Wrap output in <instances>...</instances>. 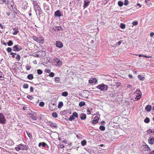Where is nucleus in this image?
Listing matches in <instances>:
<instances>
[{
  "mask_svg": "<svg viewBox=\"0 0 154 154\" xmlns=\"http://www.w3.org/2000/svg\"><path fill=\"white\" fill-rule=\"evenodd\" d=\"M15 149L17 151H19L20 150H25L27 149L28 147L26 145L20 144L17 145V146L16 147Z\"/></svg>",
  "mask_w": 154,
  "mask_h": 154,
  "instance_id": "f257e3e1",
  "label": "nucleus"
},
{
  "mask_svg": "<svg viewBox=\"0 0 154 154\" xmlns=\"http://www.w3.org/2000/svg\"><path fill=\"white\" fill-rule=\"evenodd\" d=\"M108 87V86L107 85H105L103 84L101 85H99L97 87V88L101 91H106L107 90Z\"/></svg>",
  "mask_w": 154,
  "mask_h": 154,
  "instance_id": "f03ea898",
  "label": "nucleus"
},
{
  "mask_svg": "<svg viewBox=\"0 0 154 154\" xmlns=\"http://www.w3.org/2000/svg\"><path fill=\"white\" fill-rule=\"evenodd\" d=\"M6 122L5 116L2 113H0V123L4 125L6 124Z\"/></svg>",
  "mask_w": 154,
  "mask_h": 154,
  "instance_id": "7ed1b4c3",
  "label": "nucleus"
},
{
  "mask_svg": "<svg viewBox=\"0 0 154 154\" xmlns=\"http://www.w3.org/2000/svg\"><path fill=\"white\" fill-rule=\"evenodd\" d=\"M34 9L35 11L36 14H38V15L42 13V9L40 7L38 6H35L34 8Z\"/></svg>",
  "mask_w": 154,
  "mask_h": 154,
  "instance_id": "20e7f679",
  "label": "nucleus"
},
{
  "mask_svg": "<svg viewBox=\"0 0 154 154\" xmlns=\"http://www.w3.org/2000/svg\"><path fill=\"white\" fill-rule=\"evenodd\" d=\"M56 103H51L49 104V107L50 110L53 111L55 110L56 106Z\"/></svg>",
  "mask_w": 154,
  "mask_h": 154,
  "instance_id": "39448f33",
  "label": "nucleus"
},
{
  "mask_svg": "<svg viewBox=\"0 0 154 154\" xmlns=\"http://www.w3.org/2000/svg\"><path fill=\"white\" fill-rule=\"evenodd\" d=\"M136 93H137L138 95L136 96L135 99V100H137L141 98L142 94H141L140 90L138 89L136 91Z\"/></svg>",
  "mask_w": 154,
  "mask_h": 154,
  "instance_id": "423d86ee",
  "label": "nucleus"
},
{
  "mask_svg": "<svg viewBox=\"0 0 154 154\" xmlns=\"http://www.w3.org/2000/svg\"><path fill=\"white\" fill-rule=\"evenodd\" d=\"M13 50L15 51H19L22 50V48L18 45L14 46L13 48Z\"/></svg>",
  "mask_w": 154,
  "mask_h": 154,
  "instance_id": "0eeeda50",
  "label": "nucleus"
},
{
  "mask_svg": "<svg viewBox=\"0 0 154 154\" xmlns=\"http://www.w3.org/2000/svg\"><path fill=\"white\" fill-rule=\"evenodd\" d=\"M56 46L59 48H62L63 46V43L60 41H57L56 42Z\"/></svg>",
  "mask_w": 154,
  "mask_h": 154,
  "instance_id": "6e6552de",
  "label": "nucleus"
},
{
  "mask_svg": "<svg viewBox=\"0 0 154 154\" xmlns=\"http://www.w3.org/2000/svg\"><path fill=\"white\" fill-rule=\"evenodd\" d=\"M142 147L143 148V150L144 151H149L150 150V148L146 144L145 145H143L142 146Z\"/></svg>",
  "mask_w": 154,
  "mask_h": 154,
  "instance_id": "1a4fd4ad",
  "label": "nucleus"
},
{
  "mask_svg": "<svg viewBox=\"0 0 154 154\" xmlns=\"http://www.w3.org/2000/svg\"><path fill=\"white\" fill-rule=\"evenodd\" d=\"M48 125L52 128H57V125L55 123H53L51 122H48Z\"/></svg>",
  "mask_w": 154,
  "mask_h": 154,
  "instance_id": "9d476101",
  "label": "nucleus"
},
{
  "mask_svg": "<svg viewBox=\"0 0 154 154\" xmlns=\"http://www.w3.org/2000/svg\"><path fill=\"white\" fill-rule=\"evenodd\" d=\"M54 15V16L55 17H60L61 16H62V15L60 13V11L59 10H58L55 12Z\"/></svg>",
  "mask_w": 154,
  "mask_h": 154,
  "instance_id": "9b49d317",
  "label": "nucleus"
},
{
  "mask_svg": "<svg viewBox=\"0 0 154 154\" xmlns=\"http://www.w3.org/2000/svg\"><path fill=\"white\" fill-rule=\"evenodd\" d=\"M148 142L151 144H154V137H150L148 139Z\"/></svg>",
  "mask_w": 154,
  "mask_h": 154,
  "instance_id": "f8f14e48",
  "label": "nucleus"
},
{
  "mask_svg": "<svg viewBox=\"0 0 154 154\" xmlns=\"http://www.w3.org/2000/svg\"><path fill=\"white\" fill-rule=\"evenodd\" d=\"M38 38L39 39H38V40L39 41H37V42L41 43V44L44 43V38L43 37H42V36H40Z\"/></svg>",
  "mask_w": 154,
  "mask_h": 154,
  "instance_id": "ddd939ff",
  "label": "nucleus"
},
{
  "mask_svg": "<svg viewBox=\"0 0 154 154\" xmlns=\"http://www.w3.org/2000/svg\"><path fill=\"white\" fill-rule=\"evenodd\" d=\"M99 118L98 116H96L94 118L92 121V123L94 124H95L97 123L98 122Z\"/></svg>",
  "mask_w": 154,
  "mask_h": 154,
  "instance_id": "4468645a",
  "label": "nucleus"
},
{
  "mask_svg": "<svg viewBox=\"0 0 154 154\" xmlns=\"http://www.w3.org/2000/svg\"><path fill=\"white\" fill-rule=\"evenodd\" d=\"M97 82V80L95 78H91L89 81V82L90 84H95Z\"/></svg>",
  "mask_w": 154,
  "mask_h": 154,
  "instance_id": "2eb2a0df",
  "label": "nucleus"
},
{
  "mask_svg": "<svg viewBox=\"0 0 154 154\" xmlns=\"http://www.w3.org/2000/svg\"><path fill=\"white\" fill-rule=\"evenodd\" d=\"M84 4L83 7L84 8H85L89 5L90 4V2L88 0H85L84 1Z\"/></svg>",
  "mask_w": 154,
  "mask_h": 154,
  "instance_id": "dca6fc26",
  "label": "nucleus"
},
{
  "mask_svg": "<svg viewBox=\"0 0 154 154\" xmlns=\"http://www.w3.org/2000/svg\"><path fill=\"white\" fill-rule=\"evenodd\" d=\"M152 109V106L150 105H148L145 108V109L147 112L150 111Z\"/></svg>",
  "mask_w": 154,
  "mask_h": 154,
  "instance_id": "f3484780",
  "label": "nucleus"
},
{
  "mask_svg": "<svg viewBox=\"0 0 154 154\" xmlns=\"http://www.w3.org/2000/svg\"><path fill=\"white\" fill-rule=\"evenodd\" d=\"M53 28L55 30H57V31H60L62 29L61 27L60 26H55V27H54Z\"/></svg>",
  "mask_w": 154,
  "mask_h": 154,
  "instance_id": "a211bd4d",
  "label": "nucleus"
},
{
  "mask_svg": "<svg viewBox=\"0 0 154 154\" xmlns=\"http://www.w3.org/2000/svg\"><path fill=\"white\" fill-rule=\"evenodd\" d=\"M30 115L31 116H29L30 118L32 119L33 120H36V116H35L34 115H32L31 113L30 114Z\"/></svg>",
  "mask_w": 154,
  "mask_h": 154,
  "instance_id": "6ab92c4d",
  "label": "nucleus"
},
{
  "mask_svg": "<svg viewBox=\"0 0 154 154\" xmlns=\"http://www.w3.org/2000/svg\"><path fill=\"white\" fill-rule=\"evenodd\" d=\"M27 78L29 80H32L33 78V75L32 74H29L27 75Z\"/></svg>",
  "mask_w": 154,
  "mask_h": 154,
  "instance_id": "aec40b11",
  "label": "nucleus"
},
{
  "mask_svg": "<svg viewBox=\"0 0 154 154\" xmlns=\"http://www.w3.org/2000/svg\"><path fill=\"white\" fill-rule=\"evenodd\" d=\"M138 78L140 80L143 81L145 79V77H143L140 75H138Z\"/></svg>",
  "mask_w": 154,
  "mask_h": 154,
  "instance_id": "412c9836",
  "label": "nucleus"
},
{
  "mask_svg": "<svg viewBox=\"0 0 154 154\" xmlns=\"http://www.w3.org/2000/svg\"><path fill=\"white\" fill-rule=\"evenodd\" d=\"M138 55L139 57H144L146 58H149L151 57L150 56H146V55H143L141 54H138Z\"/></svg>",
  "mask_w": 154,
  "mask_h": 154,
  "instance_id": "4be33fe9",
  "label": "nucleus"
},
{
  "mask_svg": "<svg viewBox=\"0 0 154 154\" xmlns=\"http://www.w3.org/2000/svg\"><path fill=\"white\" fill-rule=\"evenodd\" d=\"M86 118V115L84 113H82L80 118L82 120H84Z\"/></svg>",
  "mask_w": 154,
  "mask_h": 154,
  "instance_id": "5701e85b",
  "label": "nucleus"
},
{
  "mask_svg": "<svg viewBox=\"0 0 154 154\" xmlns=\"http://www.w3.org/2000/svg\"><path fill=\"white\" fill-rule=\"evenodd\" d=\"M13 30L14 31V32L13 33V34L14 35H16L17 34L18 30L17 28V29H14Z\"/></svg>",
  "mask_w": 154,
  "mask_h": 154,
  "instance_id": "b1692460",
  "label": "nucleus"
},
{
  "mask_svg": "<svg viewBox=\"0 0 154 154\" xmlns=\"http://www.w3.org/2000/svg\"><path fill=\"white\" fill-rule=\"evenodd\" d=\"M3 74L0 70V80H4V78L3 76H2Z\"/></svg>",
  "mask_w": 154,
  "mask_h": 154,
  "instance_id": "393cba45",
  "label": "nucleus"
},
{
  "mask_svg": "<svg viewBox=\"0 0 154 154\" xmlns=\"http://www.w3.org/2000/svg\"><path fill=\"white\" fill-rule=\"evenodd\" d=\"M85 103L84 101H82L80 102L79 104V106L80 107H82L85 105Z\"/></svg>",
  "mask_w": 154,
  "mask_h": 154,
  "instance_id": "a878e982",
  "label": "nucleus"
},
{
  "mask_svg": "<svg viewBox=\"0 0 154 154\" xmlns=\"http://www.w3.org/2000/svg\"><path fill=\"white\" fill-rule=\"evenodd\" d=\"M32 1L33 2V4L34 5V8L35 7V6H38V4L36 1H34L33 0H32Z\"/></svg>",
  "mask_w": 154,
  "mask_h": 154,
  "instance_id": "bb28decb",
  "label": "nucleus"
},
{
  "mask_svg": "<svg viewBox=\"0 0 154 154\" xmlns=\"http://www.w3.org/2000/svg\"><path fill=\"white\" fill-rule=\"evenodd\" d=\"M150 121V119L148 117L146 118L144 120V122L146 123H148Z\"/></svg>",
  "mask_w": 154,
  "mask_h": 154,
  "instance_id": "cd10ccee",
  "label": "nucleus"
},
{
  "mask_svg": "<svg viewBox=\"0 0 154 154\" xmlns=\"http://www.w3.org/2000/svg\"><path fill=\"white\" fill-rule=\"evenodd\" d=\"M68 93L67 91H64L62 93V95L64 97H66L68 95Z\"/></svg>",
  "mask_w": 154,
  "mask_h": 154,
  "instance_id": "c85d7f7f",
  "label": "nucleus"
},
{
  "mask_svg": "<svg viewBox=\"0 0 154 154\" xmlns=\"http://www.w3.org/2000/svg\"><path fill=\"white\" fill-rule=\"evenodd\" d=\"M63 105V103L62 101L59 102L58 105V108H61Z\"/></svg>",
  "mask_w": 154,
  "mask_h": 154,
  "instance_id": "c756f323",
  "label": "nucleus"
},
{
  "mask_svg": "<svg viewBox=\"0 0 154 154\" xmlns=\"http://www.w3.org/2000/svg\"><path fill=\"white\" fill-rule=\"evenodd\" d=\"M52 116L54 118H56L57 117L58 114L56 112H54L52 113Z\"/></svg>",
  "mask_w": 154,
  "mask_h": 154,
  "instance_id": "7c9ffc66",
  "label": "nucleus"
},
{
  "mask_svg": "<svg viewBox=\"0 0 154 154\" xmlns=\"http://www.w3.org/2000/svg\"><path fill=\"white\" fill-rule=\"evenodd\" d=\"M120 27L122 29H124L125 28V25L123 23H121L120 24Z\"/></svg>",
  "mask_w": 154,
  "mask_h": 154,
  "instance_id": "2f4dec72",
  "label": "nucleus"
},
{
  "mask_svg": "<svg viewBox=\"0 0 154 154\" xmlns=\"http://www.w3.org/2000/svg\"><path fill=\"white\" fill-rule=\"evenodd\" d=\"M99 129L102 131H104L105 130V128L104 126H100V127Z\"/></svg>",
  "mask_w": 154,
  "mask_h": 154,
  "instance_id": "473e14b6",
  "label": "nucleus"
},
{
  "mask_svg": "<svg viewBox=\"0 0 154 154\" xmlns=\"http://www.w3.org/2000/svg\"><path fill=\"white\" fill-rule=\"evenodd\" d=\"M86 141L85 140H83L81 142L82 145L83 146L85 145L86 144Z\"/></svg>",
  "mask_w": 154,
  "mask_h": 154,
  "instance_id": "72a5a7b5",
  "label": "nucleus"
},
{
  "mask_svg": "<svg viewBox=\"0 0 154 154\" xmlns=\"http://www.w3.org/2000/svg\"><path fill=\"white\" fill-rule=\"evenodd\" d=\"M32 38L34 41H36L37 42V41H39L38 40V39H39V38H38V37H37L35 36H33Z\"/></svg>",
  "mask_w": 154,
  "mask_h": 154,
  "instance_id": "f704fd0d",
  "label": "nucleus"
},
{
  "mask_svg": "<svg viewBox=\"0 0 154 154\" xmlns=\"http://www.w3.org/2000/svg\"><path fill=\"white\" fill-rule=\"evenodd\" d=\"M8 44V46H11V45H12L13 44V42L11 41V40H10L7 43Z\"/></svg>",
  "mask_w": 154,
  "mask_h": 154,
  "instance_id": "c9c22d12",
  "label": "nucleus"
},
{
  "mask_svg": "<svg viewBox=\"0 0 154 154\" xmlns=\"http://www.w3.org/2000/svg\"><path fill=\"white\" fill-rule=\"evenodd\" d=\"M57 65L60 66L62 65V62L61 61H60V60L57 61Z\"/></svg>",
  "mask_w": 154,
  "mask_h": 154,
  "instance_id": "e433bc0d",
  "label": "nucleus"
},
{
  "mask_svg": "<svg viewBox=\"0 0 154 154\" xmlns=\"http://www.w3.org/2000/svg\"><path fill=\"white\" fill-rule=\"evenodd\" d=\"M118 5L120 7H122L123 5V3L121 1H119L118 2Z\"/></svg>",
  "mask_w": 154,
  "mask_h": 154,
  "instance_id": "4c0bfd02",
  "label": "nucleus"
},
{
  "mask_svg": "<svg viewBox=\"0 0 154 154\" xmlns=\"http://www.w3.org/2000/svg\"><path fill=\"white\" fill-rule=\"evenodd\" d=\"M72 116L74 117L77 118L78 116V114L76 112H74L72 114Z\"/></svg>",
  "mask_w": 154,
  "mask_h": 154,
  "instance_id": "58836bf2",
  "label": "nucleus"
},
{
  "mask_svg": "<svg viewBox=\"0 0 154 154\" xmlns=\"http://www.w3.org/2000/svg\"><path fill=\"white\" fill-rule=\"evenodd\" d=\"M29 87L28 85L27 84H24L23 85V87L25 88H27Z\"/></svg>",
  "mask_w": 154,
  "mask_h": 154,
  "instance_id": "ea45409f",
  "label": "nucleus"
},
{
  "mask_svg": "<svg viewBox=\"0 0 154 154\" xmlns=\"http://www.w3.org/2000/svg\"><path fill=\"white\" fill-rule=\"evenodd\" d=\"M147 133L148 134H151L153 133V131L151 129H149L147 131Z\"/></svg>",
  "mask_w": 154,
  "mask_h": 154,
  "instance_id": "a19ab883",
  "label": "nucleus"
},
{
  "mask_svg": "<svg viewBox=\"0 0 154 154\" xmlns=\"http://www.w3.org/2000/svg\"><path fill=\"white\" fill-rule=\"evenodd\" d=\"M74 119V116L72 115L71 116H70L69 119V120L70 121H72V120Z\"/></svg>",
  "mask_w": 154,
  "mask_h": 154,
  "instance_id": "79ce46f5",
  "label": "nucleus"
},
{
  "mask_svg": "<svg viewBox=\"0 0 154 154\" xmlns=\"http://www.w3.org/2000/svg\"><path fill=\"white\" fill-rule=\"evenodd\" d=\"M43 72L40 69H38L37 70V73L38 74L41 75L42 73Z\"/></svg>",
  "mask_w": 154,
  "mask_h": 154,
  "instance_id": "37998d69",
  "label": "nucleus"
},
{
  "mask_svg": "<svg viewBox=\"0 0 154 154\" xmlns=\"http://www.w3.org/2000/svg\"><path fill=\"white\" fill-rule=\"evenodd\" d=\"M20 56L19 54H17L16 57V58L17 60V61H19L20 60Z\"/></svg>",
  "mask_w": 154,
  "mask_h": 154,
  "instance_id": "c03bdc74",
  "label": "nucleus"
},
{
  "mask_svg": "<svg viewBox=\"0 0 154 154\" xmlns=\"http://www.w3.org/2000/svg\"><path fill=\"white\" fill-rule=\"evenodd\" d=\"M41 144H42V146L43 147H45L47 146V147H48V146L45 142H42Z\"/></svg>",
  "mask_w": 154,
  "mask_h": 154,
  "instance_id": "a18cd8bd",
  "label": "nucleus"
},
{
  "mask_svg": "<svg viewBox=\"0 0 154 154\" xmlns=\"http://www.w3.org/2000/svg\"><path fill=\"white\" fill-rule=\"evenodd\" d=\"M27 97L29 99L32 100L33 98V97L32 96H30L29 95H27Z\"/></svg>",
  "mask_w": 154,
  "mask_h": 154,
  "instance_id": "49530a36",
  "label": "nucleus"
},
{
  "mask_svg": "<svg viewBox=\"0 0 154 154\" xmlns=\"http://www.w3.org/2000/svg\"><path fill=\"white\" fill-rule=\"evenodd\" d=\"M128 0H125L124 3V5H127L128 4Z\"/></svg>",
  "mask_w": 154,
  "mask_h": 154,
  "instance_id": "de8ad7c7",
  "label": "nucleus"
},
{
  "mask_svg": "<svg viewBox=\"0 0 154 154\" xmlns=\"http://www.w3.org/2000/svg\"><path fill=\"white\" fill-rule=\"evenodd\" d=\"M122 42V41H119L117 43H116V44L115 45V46H117L120 45V44Z\"/></svg>",
  "mask_w": 154,
  "mask_h": 154,
  "instance_id": "09e8293b",
  "label": "nucleus"
},
{
  "mask_svg": "<svg viewBox=\"0 0 154 154\" xmlns=\"http://www.w3.org/2000/svg\"><path fill=\"white\" fill-rule=\"evenodd\" d=\"M44 105V103L43 102H41L39 104V106L41 107H43Z\"/></svg>",
  "mask_w": 154,
  "mask_h": 154,
  "instance_id": "8fccbe9b",
  "label": "nucleus"
},
{
  "mask_svg": "<svg viewBox=\"0 0 154 154\" xmlns=\"http://www.w3.org/2000/svg\"><path fill=\"white\" fill-rule=\"evenodd\" d=\"M55 79L56 80V82L57 81V82H59V81L60 80V78L59 77H55Z\"/></svg>",
  "mask_w": 154,
  "mask_h": 154,
  "instance_id": "3c124183",
  "label": "nucleus"
},
{
  "mask_svg": "<svg viewBox=\"0 0 154 154\" xmlns=\"http://www.w3.org/2000/svg\"><path fill=\"white\" fill-rule=\"evenodd\" d=\"M12 49L11 48L8 47L7 49V51L8 52H10L11 51Z\"/></svg>",
  "mask_w": 154,
  "mask_h": 154,
  "instance_id": "603ef678",
  "label": "nucleus"
},
{
  "mask_svg": "<svg viewBox=\"0 0 154 154\" xmlns=\"http://www.w3.org/2000/svg\"><path fill=\"white\" fill-rule=\"evenodd\" d=\"M91 110H92V109H90V108H88V109L87 111V112H88V114H91Z\"/></svg>",
  "mask_w": 154,
  "mask_h": 154,
  "instance_id": "864d4df0",
  "label": "nucleus"
},
{
  "mask_svg": "<svg viewBox=\"0 0 154 154\" xmlns=\"http://www.w3.org/2000/svg\"><path fill=\"white\" fill-rule=\"evenodd\" d=\"M31 68V67L29 66L28 65H26V69L27 70H29Z\"/></svg>",
  "mask_w": 154,
  "mask_h": 154,
  "instance_id": "5fc2aeb1",
  "label": "nucleus"
},
{
  "mask_svg": "<svg viewBox=\"0 0 154 154\" xmlns=\"http://www.w3.org/2000/svg\"><path fill=\"white\" fill-rule=\"evenodd\" d=\"M54 74L53 72H51L49 75V76L51 77H53L54 76Z\"/></svg>",
  "mask_w": 154,
  "mask_h": 154,
  "instance_id": "6e6d98bb",
  "label": "nucleus"
},
{
  "mask_svg": "<svg viewBox=\"0 0 154 154\" xmlns=\"http://www.w3.org/2000/svg\"><path fill=\"white\" fill-rule=\"evenodd\" d=\"M133 24L134 26H136L138 24V22L136 21H134L133 22Z\"/></svg>",
  "mask_w": 154,
  "mask_h": 154,
  "instance_id": "4d7b16f0",
  "label": "nucleus"
},
{
  "mask_svg": "<svg viewBox=\"0 0 154 154\" xmlns=\"http://www.w3.org/2000/svg\"><path fill=\"white\" fill-rule=\"evenodd\" d=\"M127 87L130 89H131L132 88V86L131 85L128 84L127 85Z\"/></svg>",
  "mask_w": 154,
  "mask_h": 154,
  "instance_id": "13d9d810",
  "label": "nucleus"
},
{
  "mask_svg": "<svg viewBox=\"0 0 154 154\" xmlns=\"http://www.w3.org/2000/svg\"><path fill=\"white\" fill-rule=\"evenodd\" d=\"M34 56L35 57H41V56L39 54H34Z\"/></svg>",
  "mask_w": 154,
  "mask_h": 154,
  "instance_id": "bf43d9fd",
  "label": "nucleus"
},
{
  "mask_svg": "<svg viewBox=\"0 0 154 154\" xmlns=\"http://www.w3.org/2000/svg\"><path fill=\"white\" fill-rule=\"evenodd\" d=\"M109 96L112 97H114L116 95L115 94H109Z\"/></svg>",
  "mask_w": 154,
  "mask_h": 154,
  "instance_id": "052dcab7",
  "label": "nucleus"
},
{
  "mask_svg": "<svg viewBox=\"0 0 154 154\" xmlns=\"http://www.w3.org/2000/svg\"><path fill=\"white\" fill-rule=\"evenodd\" d=\"M50 69H45V71L47 73H49L50 71Z\"/></svg>",
  "mask_w": 154,
  "mask_h": 154,
  "instance_id": "680f3d73",
  "label": "nucleus"
},
{
  "mask_svg": "<svg viewBox=\"0 0 154 154\" xmlns=\"http://www.w3.org/2000/svg\"><path fill=\"white\" fill-rule=\"evenodd\" d=\"M60 60L58 58H55L54 59V61H55L56 63L57 62V61L59 60Z\"/></svg>",
  "mask_w": 154,
  "mask_h": 154,
  "instance_id": "e2e57ef3",
  "label": "nucleus"
},
{
  "mask_svg": "<svg viewBox=\"0 0 154 154\" xmlns=\"http://www.w3.org/2000/svg\"><path fill=\"white\" fill-rule=\"evenodd\" d=\"M150 36L152 37H153L154 36V33L153 32H151L150 34Z\"/></svg>",
  "mask_w": 154,
  "mask_h": 154,
  "instance_id": "0e129e2a",
  "label": "nucleus"
},
{
  "mask_svg": "<svg viewBox=\"0 0 154 154\" xmlns=\"http://www.w3.org/2000/svg\"><path fill=\"white\" fill-rule=\"evenodd\" d=\"M33 90L34 89L31 86L30 87V90L31 92H33Z\"/></svg>",
  "mask_w": 154,
  "mask_h": 154,
  "instance_id": "69168bd1",
  "label": "nucleus"
},
{
  "mask_svg": "<svg viewBox=\"0 0 154 154\" xmlns=\"http://www.w3.org/2000/svg\"><path fill=\"white\" fill-rule=\"evenodd\" d=\"M26 133L29 137H30L32 136L31 134H30L29 132H26Z\"/></svg>",
  "mask_w": 154,
  "mask_h": 154,
  "instance_id": "338daca9",
  "label": "nucleus"
},
{
  "mask_svg": "<svg viewBox=\"0 0 154 154\" xmlns=\"http://www.w3.org/2000/svg\"><path fill=\"white\" fill-rule=\"evenodd\" d=\"M128 76L129 78L131 79L133 78L132 75L131 74H129Z\"/></svg>",
  "mask_w": 154,
  "mask_h": 154,
  "instance_id": "774afa93",
  "label": "nucleus"
}]
</instances>
